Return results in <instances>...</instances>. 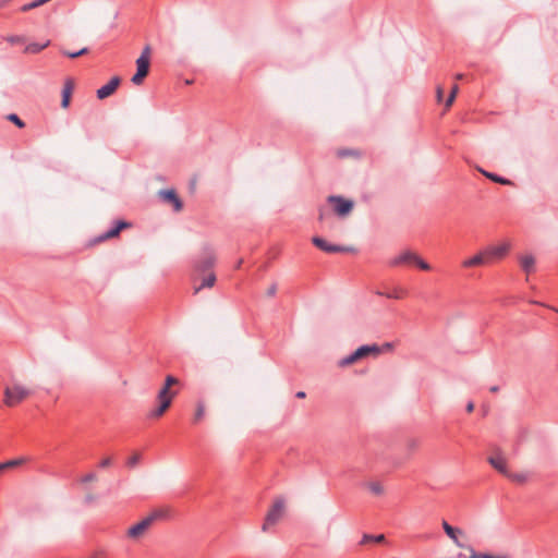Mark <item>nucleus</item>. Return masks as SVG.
<instances>
[{
	"mask_svg": "<svg viewBox=\"0 0 558 558\" xmlns=\"http://www.w3.org/2000/svg\"><path fill=\"white\" fill-rule=\"evenodd\" d=\"M177 383H178L177 378H174L173 376H170V375L167 376L166 383H165L163 387L159 390L158 396H157L159 405L149 413L150 417H160L167 411V409L170 407V404L172 402V398L174 396L173 392H170V387Z\"/></svg>",
	"mask_w": 558,
	"mask_h": 558,
	"instance_id": "nucleus-1",
	"label": "nucleus"
},
{
	"mask_svg": "<svg viewBox=\"0 0 558 558\" xmlns=\"http://www.w3.org/2000/svg\"><path fill=\"white\" fill-rule=\"evenodd\" d=\"M416 265L422 270H429L430 265L422 259L416 253L410 250H405L401 252L400 254L393 256L388 260V265L390 267H397L401 265Z\"/></svg>",
	"mask_w": 558,
	"mask_h": 558,
	"instance_id": "nucleus-2",
	"label": "nucleus"
},
{
	"mask_svg": "<svg viewBox=\"0 0 558 558\" xmlns=\"http://www.w3.org/2000/svg\"><path fill=\"white\" fill-rule=\"evenodd\" d=\"M150 47L146 46L136 60V73L132 77L135 85H141L149 72Z\"/></svg>",
	"mask_w": 558,
	"mask_h": 558,
	"instance_id": "nucleus-3",
	"label": "nucleus"
},
{
	"mask_svg": "<svg viewBox=\"0 0 558 558\" xmlns=\"http://www.w3.org/2000/svg\"><path fill=\"white\" fill-rule=\"evenodd\" d=\"M28 395L29 391L22 386L15 385L13 387H7L4 390V403L8 407H14L22 402Z\"/></svg>",
	"mask_w": 558,
	"mask_h": 558,
	"instance_id": "nucleus-4",
	"label": "nucleus"
},
{
	"mask_svg": "<svg viewBox=\"0 0 558 558\" xmlns=\"http://www.w3.org/2000/svg\"><path fill=\"white\" fill-rule=\"evenodd\" d=\"M284 504L282 500H277L268 511L265 522L263 524V531H267L269 526L275 525L282 517Z\"/></svg>",
	"mask_w": 558,
	"mask_h": 558,
	"instance_id": "nucleus-5",
	"label": "nucleus"
},
{
	"mask_svg": "<svg viewBox=\"0 0 558 558\" xmlns=\"http://www.w3.org/2000/svg\"><path fill=\"white\" fill-rule=\"evenodd\" d=\"M328 203L333 204L335 213L341 217L347 216L353 209V202L341 196L331 195L328 197Z\"/></svg>",
	"mask_w": 558,
	"mask_h": 558,
	"instance_id": "nucleus-6",
	"label": "nucleus"
},
{
	"mask_svg": "<svg viewBox=\"0 0 558 558\" xmlns=\"http://www.w3.org/2000/svg\"><path fill=\"white\" fill-rule=\"evenodd\" d=\"M312 243L316 247H318L319 250H322V251H324L326 253H343V252L352 251V248H350V247H345V246H341V245H336V244H330V243H328L326 240H324L320 236H314L312 239Z\"/></svg>",
	"mask_w": 558,
	"mask_h": 558,
	"instance_id": "nucleus-7",
	"label": "nucleus"
},
{
	"mask_svg": "<svg viewBox=\"0 0 558 558\" xmlns=\"http://www.w3.org/2000/svg\"><path fill=\"white\" fill-rule=\"evenodd\" d=\"M510 250V244L505 242L499 245H490L485 248V254L487 256L488 263L494 259H500L505 257Z\"/></svg>",
	"mask_w": 558,
	"mask_h": 558,
	"instance_id": "nucleus-8",
	"label": "nucleus"
},
{
	"mask_svg": "<svg viewBox=\"0 0 558 558\" xmlns=\"http://www.w3.org/2000/svg\"><path fill=\"white\" fill-rule=\"evenodd\" d=\"M215 254L211 250H206L203 256L195 263L196 271L205 272L213 268L215 264Z\"/></svg>",
	"mask_w": 558,
	"mask_h": 558,
	"instance_id": "nucleus-9",
	"label": "nucleus"
},
{
	"mask_svg": "<svg viewBox=\"0 0 558 558\" xmlns=\"http://www.w3.org/2000/svg\"><path fill=\"white\" fill-rule=\"evenodd\" d=\"M151 525V519L145 517L138 523L134 524L128 530V536L132 538H137L144 534V532Z\"/></svg>",
	"mask_w": 558,
	"mask_h": 558,
	"instance_id": "nucleus-10",
	"label": "nucleus"
},
{
	"mask_svg": "<svg viewBox=\"0 0 558 558\" xmlns=\"http://www.w3.org/2000/svg\"><path fill=\"white\" fill-rule=\"evenodd\" d=\"M489 464L502 475L508 474V468L505 457L501 452L497 451L495 454L488 458Z\"/></svg>",
	"mask_w": 558,
	"mask_h": 558,
	"instance_id": "nucleus-11",
	"label": "nucleus"
},
{
	"mask_svg": "<svg viewBox=\"0 0 558 558\" xmlns=\"http://www.w3.org/2000/svg\"><path fill=\"white\" fill-rule=\"evenodd\" d=\"M119 84L120 78L118 76L112 77L107 84H105L97 90V97L99 99H105L109 97L111 94L114 93Z\"/></svg>",
	"mask_w": 558,
	"mask_h": 558,
	"instance_id": "nucleus-12",
	"label": "nucleus"
},
{
	"mask_svg": "<svg viewBox=\"0 0 558 558\" xmlns=\"http://www.w3.org/2000/svg\"><path fill=\"white\" fill-rule=\"evenodd\" d=\"M172 509L169 507H160L153 510L147 518L151 519V524L156 521L169 520L172 518Z\"/></svg>",
	"mask_w": 558,
	"mask_h": 558,
	"instance_id": "nucleus-13",
	"label": "nucleus"
},
{
	"mask_svg": "<svg viewBox=\"0 0 558 558\" xmlns=\"http://www.w3.org/2000/svg\"><path fill=\"white\" fill-rule=\"evenodd\" d=\"M484 264H488V259H487V256L485 254V250H483L478 254L474 255L473 257L468 258V259L462 262V266L465 267V268L481 266V265H484Z\"/></svg>",
	"mask_w": 558,
	"mask_h": 558,
	"instance_id": "nucleus-14",
	"label": "nucleus"
},
{
	"mask_svg": "<svg viewBox=\"0 0 558 558\" xmlns=\"http://www.w3.org/2000/svg\"><path fill=\"white\" fill-rule=\"evenodd\" d=\"M442 529L445 533L448 535V537L451 538L458 547H464V545L461 544L458 538V535L462 534V531L460 529L451 526L447 521H442Z\"/></svg>",
	"mask_w": 558,
	"mask_h": 558,
	"instance_id": "nucleus-15",
	"label": "nucleus"
},
{
	"mask_svg": "<svg viewBox=\"0 0 558 558\" xmlns=\"http://www.w3.org/2000/svg\"><path fill=\"white\" fill-rule=\"evenodd\" d=\"M160 194L165 201L173 204L174 209L177 211L181 210L182 202L180 201V198L178 197V195L175 194V192L173 190H163L160 192Z\"/></svg>",
	"mask_w": 558,
	"mask_h": 558,
	"instance_id": "nucleus-16",
	"label": "nucleus"
},
{
	"mask_svg": "<svg viewBox=\"0 0 558 558\" xmlns=\"http://www.w3.org/2000/svg\"><path fill=\"white\" fill-rule=\"evenodd\" d=\"M73 82L71 78H68L64 83L63 89H62V100H61V107L68 108L70 105L71 95L73 92Z\"/></svg>",
	"mask_w": 558,
	"mask_h": 558,
	"instance_id": "nucleus-17",
	"label": "nucleus"
},
{
	"mask_svg": "<svg viewBox=\"0 0 558 558\" xmlns=\"http://www.w3.org/2000/svg\"><path fill=\"white\" fill-rule=\"evenodd\" d=\"M128 226L129 225L125 221H117L114 227L110 228L99 236V240L104 241L110 238H114L120 233L122 229H124Z\"/></svg>",
	"mask_w": 558,
	"mask_h": 558,
	"instance_id": "nucleus-18",
	"label": "nucleus"
},
{
	"mask_svg": "<svg viewBox=\"0 0 558 558\" xmlns=\"http://www.w3.org/2000/svg\"><path fill=\"white\" fill-rule=\"evenodd\" d=\"M520 266L526 274L535 270V258L533 255L527 254L520 257Z\"/></svg>",
	"mask_w": 558,
	"mask_h": 558,
	"instance_id": "nucleus-19",
	"label": "nucleus"
},
{
	"mask_svg": "<svg viewBox=\"0 0 558 558\" xmlns=\"http://www.w3.org/2000/svg\"><path fill=\"white\" fill-rule=\"evenodd\" d=\"M357 355V357L361 360L369 354H378L381 352L380 348L376 344H372V345H362L360 348H357L355 351H354Z\"/></svg>",
	"mask_w": 558,
	"mask_h": 558,
	"instance_id": "nucleus-20",
	"label": "nucleus"
},
{
	"mask_svg": "<svg viewBox=\"0 0 558 558\" xmlns=\"http://www.w3.org/2000/svg\"><path fill=\"white\" fill-rule=\"evenodd\" d=\"M216 282V275L210 271L203 279L199 286L194 288V293H198L202 289L211 288Z\"/></svg>",
	"mask_w": 558,
	"mask_h": 558,
	"instance_id": "nucleus-21",
	"label": "nucleus"
},
{
	"mask_svg": "<svg viewBox=\"0 0 558 558\" xmlns=\"http://www.w3.org/2000/svg\"><path fill=\"white\" fill-rule=\"evenodd\" d=\"M379 295H385L388 299L400 300L408 295V290L401 287L393 288L391 291L383 293L378 292Z\"/></svg>",
	"mask_w": 558,
	"mask_h": 558,
	"instance_id": "nucleus-22",
	"label": "nucleus"
},
{
	"mask_svg": "<svg viewBox=\"0 0 558 558\" xmlns=\"http://www.w3.org/2000/svg\"><path fill=\"white\" fill-rule=\"evenodd\" d=\"M25 462H26L25 458H16V459H12V460L2 462V463H0V474L9 469L20 466Z\"/></svg>",
	"mask_w": 558,
	"mask_h": 558,
	"instance_id": "nucleus-23",
	"label": "nucleus"
},
{
	"mask_svg": "<svg viewBox=\"0 0 558 558\" xmlns=\"http://www.w3.org/2000/svg\"><path fill=\"white\" fill-rule=\"evenodd\" d=\"M48 44H49V41H47L45 44H37V43L28 44L25 47V52L26 53H38L41 50H44L48 46Z\"/></svg>",
	"mask_w": 558,
	"mask_h": 558,
	"instance_id": "nucleus-24",
	"label": "nucleus"
},
{
	"mask_svg": "<svg viewBox=\"0 0 558 558\" xmlns=\"http://www.w3.org/2000/svg\"><path fill=\"white\" fill-rule=\"evenodd\" d=\"M480 171L488 179H490L492 181L496 182V183H500V184H509L510 181L506 178H502V177H499L495 173H492V172H487L483 169H480Z\"/></svg>",
	"mask_w": 558,
	"mask_h": 558,
	"instance_id": "nucleus-25",
	"label": "nucleus"
},
{
	"mask_svg": "<svg viewBox=\"0 0 558 558\" xmlns=\"http://www.w3.org/2000/svg\"><path fill=\"white\" fill-rule=\"evenodd\" d=\"M360 359L357 357L355 352H352L351 354L344 356L338 362V365L340 367H347L355 362H357Z\"/></svg>",
	"mask_w": 558,
	"mask_h": 558,
	"instance_id": "nucleus-26",
	"label": "nucleus"
},
{
	"mask_svg": "<svg viewBox=\"0 0 558 558\" xmlns=\"http://www.w3.org/2000/svg\"><path fill=\"white\" fill-rule=\"evenodd\" d=\"M505 476H507L511 481H513L515 483H520V484L526 482V480H527L526 473H511L508 471V474H506Z\"/></svg>",
	"mask_w": 558,
	"mask_h": 558,
	"instance_id": "nucleus-27",
	"label": "nucleus"
},
{
	"mask_svg": "<svg viewBox=\"0 0 558 558\" xmlns=\"http://www.w3.org/2000/svg\"><path fill=\"white\" fill-rule=\"evenodd\" d=\"M384 541H385L384 534H379V535H375V536L365 534L361 541V544H366L368 542L381 543Z\"/></svg>",
	"mask_w": 558,
	"mask_h": 558,
	"instance_id": "nucleus-28",
	"label": "nucleus"
},
{
	"mask_svg": "<svg viewBox=\"0 0 558 558\" xmlns=\"http://www.w3.org/2000/svg\"><path fill=\"white\" fill-rule=\"evenodd\" d=\"M205 415V407L202 402L197 403L196 411L194 414L193 423H198Z\"/></svg>",
	"mask_w": 558,
	"mask_h": 558,
	"instance_id": "nucleus-29",
	"label": "nucleus"
},
{
	"mask_svg": "<svg viewBox=\"0 0 558 558\" xmlns=\"http://www.w3.org/2000/svg\"><path fill=\"white\" fill-rule=\"evenodd\" d=\"M88 52V49L87 48H82L81 50L78 51H74V52H71V51H68V50H61V53L65 57H69L71 59H74V58H77V57H81V56H84Z\"/></svg>",
	"mask_w": 558,
	"mask_h": 558,
	"instance_id": "nucleus-30",
	"label": "nucleus"
},
{
	"mask_svg": "<svg viewBox=\"0 0 558 558\" xmlns=\"http://www.w3.org/2000/svg\"><path fill=\"white\" fill-rule=\"evenodd\" d=\"M369 490L375 495H381L384 492L383 486L378 482H372L368 484Z\"/></svg>",
	"mask_w": 558,
	"mask_h": 558,
	"instance_id": "nucleus-31",
	"label": "nucleus"
},
{
	"mask_svg": "<svg viewBox=\"0 0 558 558\" xmlns=\"http://www.w3.org/2000/svg\"><path fill=\"white\" fill-rule=\"evenodd\" d=\"M5 40L11 45H17L25 43V38L20 35H11L5 38Z\"/></svg>",
	"mask_w": 558,
	"mask_h": 558,
	"instance_id": "nucleus-32",
	"label": "nucleus"
},
{
	"mask_svg": "<svg viewBox=\"0 0 558 558\" xmlns=\"http://www.w3.org/2000/svg\"><path fill=\"white\" fill-rule=\"evenodd\" d=\"M458 89H459L458 85H457V84H454V85L452 86L451 90H450V95H449V97H448V98H447V100H446V107H447V108H448V107H450V106L452 105V102H453V100H454V98H456V95H457V93H458Z\"/></svg>",
	"mask_w": 558,
	"mask_h": 558,
	"instance_id": "nucleus-33",
	"label": "nucleus"
},
{
	"mask_svg": "<svg viewBox=\"0 0 558 558\" xmlns=\"http://www.w3.org/2000/svg\"><path fill=\"white\" fill-rule=\"evenodd\" d=\"M141 461V454L140 453H134L133 456H131L128 461H126V465L130 466V468H134Z\"/></svg>",
	"mask_w": 558,
	"mask_h": 558,
	"instance_id": "nucleus-34",
	"label": "nucleus"
},
{
	"mask_svg": "<svg viewBox=\"0 0 558 558\" xmlns=\"http://www.w3.org/2000/svg\"><path fill=\"white\" fill-rule=\"evenodd\" d=\"M8 119L13 122L19 128H24L25 123L19 118L17 114L11 113L8 116Z\"/></svg>",
	"mask_w": 558,
	"mask_h": 558,
	"instance_id": "nucleus-35",
	"label": "nucleus"
},
{
	"mask_svg": "<svg viewBox=\"0 0 558 558\" xmlns=\"http://www.w3.org/2000/svg\"><path fill=\"white\" fill-rule=\"evenodd\" d=\"M96 480H97V475L93 472L81 477L82 483H88V482L96 481Z\"/></svg>",
	"mask_w": 558,
	"mask_h": 558,
	"instance_id": "nucleus-36",
	"label": "nucleus"
},
{
	"mask_svg": "<svg viewBox=\"0 0 558 558\" xmlns=\"http://www.w3.org/2000/svg\"><path fill=\"white\" fill-rule=\"evenodd\" d=\"M36 8H38V5H37L36 1L34 0V1L29 2V3L24 4L21 8V11L22 12H27V11L36 9Z\"/></svg>",
	"mask_w": 558,
	"mask_h": 558,
	"instance_id": "nucleus-37",
	"label": "nucleus"
},
{
	"mask_svg": "<svg viewBox=\"0 0 558 558\" xmlns=\"http://www.w3.org/2000/svg\"><path fill=\"white\" fill-rule=\"evenodd\" d=\"M469 558H507V557H501V556L496 557V556H492L488 554H473Z\"/></svg>",
	"mask_w": 558,
	"mask_h": 558,
	"instance_id": "nucleus-38",
	"label": "nucleus"
},
{
	"mask_svg": "<svg viewBox=\"0 0 558 558\" xmlns=\"http://www.w3.org/2000/svg\"><path fill=\"white\" fill-rule=\"evenodd\" d=\"M112 464V459L111 458H105L102 459L100 462H99V468H109L110 465Z\"/></svg>",
	"mask_w": 558,
	"mask_h": 558,
	"instance_id": "nucleus-39",
	"label": "nucleus"
},
{
	"mask_svg": "<svg viewBox=\"0 0 558 558\" xmlns=\"http://www.w3.org/2000/svg\"><path fill=\"white\" fill-rule=\"evenodd\" d=\"M277 292V284L276 283H272L268 290H267V295L268 296H274Z\"/></svg>",
	"mask_w": 558,
	"mask_h": 558,
	"instance_id": "nucleus-40",
	"label": "nucleus"
},
{
	"mask_svg": "<svg viewBox=\"0 0 558 558\" xmlns=\"http://www.w3.org/2000/svg\"><path fill=\"white\" fill-rule=\"evenodd\" d=\"M437 98H438V100H439V101H440V100H441V98H442V89H441V87H438V88H437Z\"/></svg>",
	"mask_w": 558,
	"mask_h": 558,
	"instance_id": "nucleus-41",
	"label": "nucleus"
},
{
	"mask_svg": "<svg viewBox=\"0 0 558 558\" xmlns=\"http://www.w3.org/2000/svg\"><path fill=\"white\" fill-rule=\"evenodd\" d=\"M38 7L44 5L45 3L49 2L50 0H35Z\"/></svg>",
	"mask_w": 558,
	"mask_h": 558,
	"instance_id": "nucleus-42",
	"label": "nucleus"
},
{
	"mask_svg": "<svg viewBox=\"0 0 558 558\" xmlns=\"http://www.w3.org/2000/svg\"><path fill=\"white\" fill-rule=\"evenodd\" d=\"M474 410V404L472 402H469L466 405V411L472 412Z\"/></svg>",
	"mask_w": 558,
	"mask_h": 558,
	"instance_id": "nucleus-43",
	"label": "nucleus"
},
{
	"mask_svg": "<svg viewBox=\"0 0 558 558\" xmlns=\"http://www.w3.org/2000/svg\"><path fill=\"white\" fill-rule=\"evenodd\" d=\"M296 397H298V398H304V397H305V392H304V391H299V392L296 393Z\"/></svg>",
	"mask_w": 558,
	"mask_h": 558,
	"instance_id": "nucleus-44",
	"label": "nucleus"
},
{
	"mask_svg": "<svg viewBox=\"0 0 558 558\" xmlns=\"http://www.w3.org/2000/svg\"><path fill=\"white\" fill-rule=\"evenodd\" d=\"M323 219H324V210H323V209H320V210H319V220H323Z\"/></svg>",
	"mask_w": 558,
	"mask_h": 558,
	"instance_id": "nucleus-45",
	"label": "nucleus"
},
{
	"mask_svg": "<svg viewBox=\"0 0 558 558\" xmlns=\"http://www.w3.org/2000/svg\"><path fill=\"white\" fill-rule=\"evenodd\" d=\"M242 263H243V260H242V259H240V260L236 263L235 268H240V267H241V265H242Z\"/></svg>",
	"mask_w": 558,
	"mask_h": 558,
	"instance_id": "nucleus-46",
	"label": "nucleus"
},
{
	"mask_svg": "<svg viewBox=\"0 0 558 558\" xmlns=\"http://www.w3.org/2000/svg\"><path fill=\"white\" fill-rule=\"evenodd\" d=\"M490 390H492L493 392H495V391H497V390H498V388H497L496 386H494V387H492V388H490Z\"/></svg>",
	"mask_w": 558,
	"mask_h": 558,
	"instance_id": "nucleus-47",
	"label": "nucleus"
},
{
	"mask_svg": "<svg viewBox=\"0 0 558 558\" xmlns=\"http://www.w3.org/2000/svg\"><path fill=\"white\" fill-rule=\"evenodd\" d=\"M462 77H463V75H462V74H458V75H457V78H458V80H461Z\"/></svg>",
	"mask_w": 558,
	"mask_h": 558,
	"instance_id": "nucleus-48",
	"label": "nucleus"
},
{
	"mask_svg": "<svg viewBox=\"0 0 558 558\" xmlns=\"http://www.w3.org/2000/svg\"><path fill=\"white\" fill-rule=\"evenodd\" d=\"M92 558H102L99 554L95 555L94 557Z\"/></svg>",
	"mask_w": 558,
	"mask_h": 558,
	"instance_id": "nucleus-49",
	"label": "nucleus"
}]
</instances>
